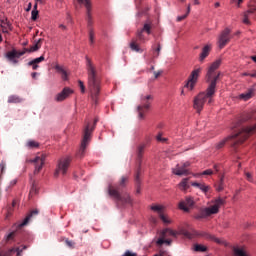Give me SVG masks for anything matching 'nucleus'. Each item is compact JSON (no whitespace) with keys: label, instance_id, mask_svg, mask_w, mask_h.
<instances>
[{"label":"nucleus","instance_id":"1","mask_svg":"<svg viewBox=\"0 0 256 256\" xmlns=\"http://www.w3.org/2000/svg\"><path fill=\"white\" fill-rule=\"evenodd\" d=\"M231 130H234L233 132H231V136H228L223 140L219 141V143H216V150L224 148L226 142H230L231 147L234 148L244 143V141H246V138H249V135L256 131V111L241 116L239 121H236V123H234V126L231 127Z\"/></svg>","mask_w":256,"mask_h":256},{"label":"nucleus","instance_id":"2","mask_svg":"<svg viewBox=\"0 0 256 256\" xmlns=\"http://www.w3.org/2000/svg\"><path fill=\"white\" fill-rule=\"evenodd\" d=\"M221 66V59H216L211 65L209 69L206 70V83H209V86L206 87L205 92L199 93L194 98V110L196 113H200L202 109H204V104H211L214 102V94L216 93V82L219 81V77H221V72H217Z\"/></svg>","mask_w":256,"mask_h":256},{"label":"nucleus","instance_id":"3","mask_svg":"<svg viewBox=\"0 0 256 256\" xmlns=\"http://www.w3.org/2000/svg\"><path fill=\"white\" fill-rule=\"evenodd\" d=\"M86 75H87V87H89V93L91 94V100L96 103L98 99V93L101 90V78H98L96 73V66H93L91 59L86 57Z\"/></svg>","mask_w":256,"mask_h":256},{"label":"nucleus","instance_id":"4","mask_svg":"<svg viewBox=\"0 0 256 256\" xmlns=\"http://www.w3.org/2000/svg\"><path fill=\"white\" fill-rule=\"evenodd\" d=\"M126 183H128V177L121 176L119 186H109V196L114 198L116 206L123 207L125 205H131V197L127 193L121 194L120 192V188L126 187Z\"/></svg>","mask_w":256,"mask_h":256},{"label":"nucleus","instance_id":"5","mask_svg":"<svg viewBox=\"0 0 256 256\" xmlns=\"http://www.w3.org/2000/svg\"><path fill=\"white\" fill-rule=\"evenodd\" d=\"M225 203H226V200L224 198L218 197L214 199L213 205L200 209L199 213H196L194 215V219L201 220V219H206L211 215L219 214V209L221 208V206H224Z\"/></svg>","mask_w":256,"mask_h":256},{"label":"nucleus","instance_id":"6","mask_svg":"<svg viewBox=\"0 0 256 256\" xmlns=\"http://www.w3.org/2000/svg\"><path fill=\"white\" fill-rule=\"evenodd\" d=\"M38 49H41V39H38L36 41V44H33L31 48H23V50L18 51L16 49H13L11 51L6 52V59L8 62H11L13 65L18 64V58H21L23 55H26V53H34L37 52Z\"/></svg>","mask_w":256,"mask_h":256},{"label":"nucleus","instance_id":"7","mask_svg":"<svg viewBox=\"0 0 256 256\" xmlns=\"http://www.w3.org/2000/svg\"><path fill=\"white\" fill-rule=\"evenodd\" d=\"M96 123H98V119H94V126L86 123V126L84 127V139L81 140V147L78 148L76 154L78 158H83V154L86 153V147L88 146V142L91 141V132H93V128L96 127Z\"/></svg>","mask_w":256,"mask_h":256},{"label":"nucleus","instance_id":"8","mask_svg":"<svg viewBox=\"0 0 256 256\" xmlns=\"http://www.w3.org/2000/svg\"><path fill=\"white\" fill-rule=\"evenodd\" d=\"M153 100L151 95H141V104L136 106L137 119L143 121L146 118V113L149 112L151 108V103L149 101Z\"/></svg>","mask_w":256,"mask_h":256},{"label":"nucleus","instance_id":"9","mask_svg":"<svg viewBox=\"0 0 256 256\" xmlns=\"http://www.w3.org/2000/svg\"><path fill=\"white\" fill-rule=\"evenodd\" d=\"M78 5H84L86 9V26L89 28V33H93V18L91 16L92 4L91 0H76Z\"/></svg>","mask_w":256,"mask_h":256},{"label":"nucleus","instance_id":"10","mask_svg":"<svg viewBox=\"0 0 256 256\" xmlns=\"http://www.w3.org/2000/svg\"><path fill=\"white\" fill-rule=\"evenodd\" d=\"M69 165H71V158L64 157L58 160L56 171L54 172V177H58V175H66Z\"/></svg>","mask_w":256,"mask_h":256},{"label":"nucleus","instance_id":"11","mask_svg":"<svg viewBox=\"0 0 256 256\" xmlns=\"http://www.w3.org/2000/svg\"><path fill=\"white\" fill-rule=\"evenodd\" d=\"M200 73H201V68H196L193 71H191V74L189 75V79L186 80V84H184V88L188 89L189 91L194 90V87L196 86V82L199 80Z\"/></svg>","mask_w":256,"mask_h":256},{"label":"nucleus","instance_id":"12","mask_svg":"<svg viewBox=\"0 0 256 256\" xmlns=\"http://www.w3.org/2000/svg\"><path fill=\"white\" fill-rule=\"evenodd\" d=\"M181 235H184V237H186V239H194V237H206V239L214 241L215 243H221L219 241V238L211 236L210 234H206L205 232L199 234V233H196L195 231L189 232L187 230H181Z\"/></svg>","mask_w":256,"mask_h":256},{"label":"nucleus","instance_id":"13","mask_svg":"<svg viewBox=\"0 0 256 256\" xmlns=\"http://www.w3.org/2000/svg\"><path fill=\"white\" fill-rule=\"evenodd\" d=\"M44 162H46V154H41L33 158V160H28V163H33V167H35V169H33V175H37L41 172Z\"/></svg>","mask_w":256,"mask_h":256},{"label":"nucleus","instance_id":"14","mask_svg":"<svg viewBox=\"0 0 256 256\" xmlns=\"http://www.w3.org/2000/svg\"><path fill=\"white\" fill-rule=\"evenodd\" d=\"M194 204V197L186 196L184 200L179 202V210L184 211V213H189V211L194 208Z\"/></svg>","mask_w":256,"mask_h":256},{"label":"nucleus","instance_id":"15","mask_svg":"<svg viewBox=\"0 0 256 256\" xmlns=\"http://www.w3.org/2000/svg\"><path fill=\"white\" fill-rule=\"evenodd\" d=\"M231 33V30L228 28L224 29V31H221V34L219 35V49H224L226 44H229V41L231 40V37L229 36Z\"/></svg>","mask_w":256,"mask_h":256},{"label":"nucleus","instance_id":"16","mask_svg":"<svg viewBox=\"0 0 256 256\" xmlns=\"http://www.w3.org/2000/svg\"><path fill=\"white\" fill-rule=\"evenodd\" d=\"M189 162H186L184 164L181 165H176V168H174V171H172V173H174V175L176 176H186L189 175Z\"/></svg>","mask_w":256,"mask_h":256},{"label":"nucleus","instance_id":"17","mask_svg":"<svg viewBox=\"0 0 256 256\" xmlns=\"http://www.w3.org/2000/svg\"><path fill=\"white\" fill-rule=\"evenodd\" d=\"M143 149H145L144 145H139V147L136 148V159L139 160V170L136 171L135 181L136 184L140 183V180H138V176L141 175V157L143 156Z\"/></svg>","mask_w":256,"mask_h":256},{"label":"nucleus","instance_id":"18","mask_svg":"<svg viewBox=\"0 0 256 256\" xmlns=\"http://www.w3.org/2000/svg\"><path fill=\"white\" fill-rule=\"evenodd\" d=\"M143 33H146L148 35L151 34V23L146 22L144 23V27L141 28V30L136 32V38L139 39V41L144 42L145 38H143Z\"/></svg>","mask_w":256,"mask_h":256},{"label":"nucleus","instance_id":"19","mask_svg":"<svg viewBox=\"0 0 256 256\" xmlns=\"http://www.w3.org/2000/svg\"><path fill=\"white\" fill-rule=\"evenodd\" d=\"M162 210H163V207L161 205L151 206V211L159 213V219H161V222H164V224H171V220H169V217H166V215H164L161 212Z\"/></svg>","mask_w":256,"mask_h":256},{"label":"nucleus","instance_id":"20","mask_svg":"<svg viewBox=\"0 0 256 256\" xmlns=\"http://www.w3.org/2000/svg\"><path fill=\"white\" fill-rule=\"evenodd\" d=\"M71 94H73L71 88H64V90H61L60 93L56 94V102H63V100H66Z\"/></svg>","mask_w":256,"mask_h":256},{"label":"nucleus","instance_id":"21","mask_svg":"<svg viewBox=\"0 0 256 256\" xmlns=\"http://www.w3.org/2000/svg\"><path fill=\"white\" fill-rule=\"evenodd\" d=\"M22 250L19 248H11L8 249V251L0 250V256H13V254H16V256H21Z\"/></svg>","mask_w":256,"mask_h":256},{"label":"nucleus","instance_id":"22","mask_svg":"<svg viewBox=\"0 0 256 256\" xmlns=\"http://www.w3.org/2000/svg\"><path fill=\"white\" fill-rule=\"evenodd\" d=\"M211 52V45H205L204 48H201V54H199V62H204L206 57H209V53Z\"/></svg>","mask_w":256,"mask_h":256},{"label":"nucleus","instance_id":"23","mask_svg":"<svg viewBox=\"0 0 256 256\" xmlns=\"http://www.w3.org/2000/svg\"><path fill=\"white\" fill-rule=\"evenodd\" d=\"M43 61H44L43 56H40V57L35 58V59L31 60V61H28L27 65H28V67H31V69L33 71H36L38 69V64L42 63Z\"/></svg>","mask_w":256,"mask_h":256},{"label":"nucleus","instance_id":"24","mask_svg":"<svg viewBox=\"0 0 256 256\" xmlns=\"http://www.w3.org/2000/svg\"><path fill=\"white\" fill-rule=\"evenodd\" d=\"M191 187H196L198 188L201 192L204 194L209 193V190H211V187L209 185H206L204 183H191Z\"/></svg>","mask_w":256,"mask_h":256},{"label":"nucleus","instance_id":"25","mask_svg":"<svg viewBox=\"0 0 256 256\" xmlns=\"http://www.w3.org/2000/svg\"><path fill=\"white\" fill-rule=\"evenodd\" d=\"M38 215V209H33L28 215H26V218L23 219V222H21L20 226H26L28 225V221H31L33 217H36Z\"/></svg>","mask_w":256,"mask_h":256},{"label":"nucleus","instance_id":"26","mask_svg":"<svg viewBox=\"0 0 256 256\" xmlns=\"http://www.w3.org/2000/svg\"><path fill=\"white\" fill-rule=\"evenodd\" d=\"M254 12H256V7L249 5V10H246V12H244L243 23L245 25H249V15L254 14Z\"/></svg>","mask_w":256,"mask_h":256},{"label":"nucleus","instance_id":"27","mask_svg":"<svg viewBox=\"0 0 256 256\" xmlns=\"http://www.w3.org/2000/svg\"><path fill=\"white\" fill-rule=\"evenodd\" d=\"M254 96V89L246 90V92L239 94V99L243 101H249Z\"/></svg>","mask_w":256,"mask_h":256},{"label":"nucleus","instance_id":"28","mask_svg":"<svg viewBox=\"0 0 256 256\" xmlns=\"http://www.w3.org/2000/svg\"><path fill=\"white\" fill-rule=\"evenodd\" d=\"M189 186H191V184H189V178L181 179V182H179V190H181V192L189 190Z\"/></svg>","mask_w":256,"mask_h":256},{"label":"nucleus","instance_id":"29","mask_svg":"<svg viewBox=\"0 0 256 256\" xmlns=\"http://www.w3.org/2000/svg\"><path fill=\"white\" fill-rule=\"evenodd\" d=\"M54 69L56 70V72L58 74L61 75V79L64 80V81H68V73L66 72V70H63V67L59 66V65H56L54 67Z\"/></svg>","mask_w":256,"mask_h":256},{"label":"nucleus","instance_id":"30","mask_svg":"<svg viewBox=\"0 0 256 256\" xmlns=\"http://www.w3.org/2000/svg\"><path fill=\"white\" fill-rule=\"evenodd\" d=\"M176 235H177L176 231H173L169 228H166L161 231V238L176 237Z\"/></svg>","mask_w":256,"mask_h":256},{"label":"nucleus","instance_id":"31","mask_svg":"<svg viewBox=\"0 0 256 256\" xmlns=\"http://www.w3.org/2000/svg\"><path fill=\"white\" fill-rule=\"evenodd\" d=\"M129 48L131 51L136 52V53H142L143 51L141 48L138 47V44L136 43V39L131 40V43L129 44Z\"/></svg>","mask_w":256,"mask_h":256},{"label":"nucleus","instance_id":"32","mask_svg":"<svg viewBox=\"0 0 256 256\" xmlns=\"http://www.w3.org/2000/svg\"><path fill=\"white\" fill-rule=\"evenodd\" d=\"M21 102H22L21 97H18L16 95L8 96V104H18Z\"/></svg>","mask_w":256,"mask_h":256},{"label":"nucleus","instance_id":"33","mask_svg":"<svg viewBox=\"0 0 256 256\" xmlns=\"http://www.w3.org/2000/svg\"><path fill=\"white\" fill-rule=\"evenodd\" d=\"M38 4H33V10L31 11V21H36L38 19Z\"/></svg>","mask_w":256,"mask_h":256},{"label":"nucleus","instance_id":"34","mask_svg":"<svg viewBox=\"0 0 256 256\" xmlns=\"http://www.w3.org/2000/svg\"><path fill=\"white\" fill-rule=\"evenodd\" d=\"M190 12H191V7H190V6H189V7H186V14L176 17V22H181V21H183L184 19H186V17L189 16V13H190Z\"/></svg>","mask_w":256,"mask_h":256},{"label":"nucleus","instance_id":"35","mask_svg":"<svg viewBox=\"0 0 256 256\" xmlns=\"http://www.w3.org/2000/svg\"><path fill=\"white\" fill-rule=\"evenodd\" d=\"M26 147H28V149H37L38 142H36L34 140H28V142H26Z\"/></svg>","mask_w":256,"mask_h":256},{"label":"nucleus","instance_id":"36","mask_svg":"<svg viewBox=\"0 0 256 256\" xmlns=\"http://www.w3.org/2000/svg\"><path fill=\"white\" fill-rule=\"evenodd\" d=\"M6 173V161L0 163V180H3V174Z\"/></svg>","mask_w":256,"mask_h":256},{"label":"nucleus","instance_id":"37","mask_svg":"<svg viewBox=\"0 0 256 256\" xmlns=\"http://www.w3.org/2000/svg\"><path fill=\"white\" fill-rule=\"evenodd\" d=\"M221 191H224V179L221 178L219 180V183L216 184V192H221Z\"/></svg>","mask_w":256,"mask_h":256},{"label":"nucleus","instance_id":"38","mask_svg":"<svg viewBox=\"0 0 256 256\" xmlns=\"http://www.w3.org/2000/svg\"><path fill=\"white\" fill-rule=\"evenodd\" d=\"M234 256H246L244 249L234 248Z\"/></svg>","mask_w":256,"mask_h":256},{"label":"nucleus","instance_id":"39","mask_svg":"<svg viewBox=\"0 0 256 256\" xmlns=\"http://www.w3.org/2000/svg\"><path fill=\"white\" fill-rule=\"evenodd\" d=\"M163 244L171 245V240H164L163 238H159V240H156V245L161 246Z\"/></svg>","mask_w":256,"mask_h":256},{"label":"nucleus","instance_id":"40","mask_svg":"<svg viewBox=\"0 0 256 256\" xmlns=\"http://www.w3.org/2000/svg\"><path fill=\"white\" fill-rule=\"evenodd\" d=\"M194 251L195 252H206V247L202 246L200 244L194 245Z\"/></svg>","mask_w":256,"mask_h":256},{"label":"nucleus","instance_id":"41","mask_svg":"<svg viewBox=\"0 0 256 256\" xmlns=\"http://www.w3.org/2000/svg\"><path fill=\"white\" fill-rule=\"evenodd\" d=\"M38 194V187L36 186V183H33L31 185V191H30V196L32 197L33 195Z\"/></svg>","mask_w":256,"mask_h":256},{"label":"nucleus","instance_id":"42","mask_svg":"<svg viewBox=\"0 0 256 256\" xmlns=\"http://www.w3.org/2000/svg\"><path fill=\"white\" fill-rule=\"evenodd\" d=\"M160 52H161V45H156V48H154V58H159Z\"/></svg>","mask_w":256,"mask_h":256},{"label":"nucleus","instance_id":"43","mask_svg":"<svg viewBox=\"0 0 256 256\" xmlns=\"http://www.w3.org/2000/svg\"><path fill=\"white\" fill-rule=\"evenodd\" d=\"M14 237H16V231L8 233V235H6V242L12 241Z\"/></svg>","mask_w":256,"mask_h":256},{"label":"nucleus","instance_id":"44","mask_svg":"<svg viewBox=\"0 0 256 256\" xmlns=\"http://www.w3.org/2000/svg\"><path fill=\"white\" fill-rule=\"evenodd\" d=\"M244 176L246 177V181H249V183H254V178L251 176V173L244 172Z\"/></svg>","mask_w":256,"mask_h":256},{"label":"nucleus","instance_id":"45","mask_svg":"<svg viewBox=\"0 0 256 256\" xmlns=\"http://www.w3.org/2000/svg\"><path fill=\"white\" fill-rule=\"evenodd\" d=\"M78 88L81 89V93H86V86H83V82L82 81H78Z\"/></svg>","mask_w":256,"mask_h":256},{"label":"nucleus","instance_id":"46","mask_svg":"<svg viewBox=\"0 0 256 256\" xmlns=\"http://www.w3.org/2000/svg\"><path fill=\"white\" fill-rule=\"evenodd\" d=\"M212 174H214V171L212 170H204L203 172H201V175H204V176H211Z\"/></svg>","mask_w":256,"mask_h":256},{"label":"nucleus","instance_id":"47","mask_svg":"<svg viewBox=\"0 0 256 256\" xmlns=\"http://www.w3.org/2000/svg\"><path fill=\"white\" fill-rule=\"evenodd\" d=\"M65 243H66V247L70 249H73V246H75V243H73V241L71 240H66Z\"/></svg>","mask_w":256,"mask_h":256},{"label":"nucleus","instance_id":"48","mask_svg":"<svg viewBox=\"0 0 256 256\" xmlns=\"http://www.w3.org/2000/svg\"><path fill=\"white\" fill-rule=\"evenodd\" d=\"M241 76L256 78V72H254V73H244V74H241Z\"/></svg>","mask_w":256,"mask_h":256},{"label":"nucleus","instance_id":"49","mask_svg":"<svg viewBox=\"0 0 256 256\" xmlns=\"http://www.w3.org/2000/svg\"><path fill=\"white\" fill-rule=\"evenodd\" d=\"M121 256H137V254L134 253V252L126 250V252H124V255H121Z\"/></svg>","mask_w":256,"mask_h":256},{"label":"nucleus","instance_id":"50","mask_svg":"<svg viewBox=\"0 0 256 256\" xmlns=\"http://www.w3.org/2000/svg\"><path fill=\"white\" fill-rule=\"evenodd\" d=\"M162 71H154V79H159V77L161 76Z\"/></svg>","mask_w":256,"mask_h":256},{"label":"nucleus","instance_id":"51","mask_svg":"<svg viewBox=\"0 0 256 256\" xmlns=\"http://www.w3.org/2000/svg\"><path fill=\"white\" fill-rule=\"evenodd\" d=\"M31 9H33V6L31 5V3H28V6L26 7V12L32 11Z\"/></svg>","mask_w":256,"mask_h":256},{"label":"nucleus","instance_id":"52","mask_svg":"<svg viewBox=\"0 0 256 256\" xmlns=\"http://www.w3.org/2000/svg\"><path fill=\"white\" fill-rule=\"evenodd\" d=\"M242 1L244 0H231V3H236V5H239Z\"/></svg>","mask_w":256,"mask_h":256},{"label":"nucleus","instance_id":"53","mask_svg":"<svg viewBox=\"0 0 256 256\" xmlns=\"http://www.w3.org/2000/svg\"><path fill=\"white\" fill-rule=\"evenodd\" d=\"M58 29L66 31V25H63V24L58 25Z\"/></svg>","mask_w":256,"mask_h":256},{"label":"nucleus","instance_id":"54","mask_svg":"<svg viewBox=\"0 0 256 256\" xmlns=\"http://www.w3.org/2000/svg\"><path fill=\"white\" fill-rule=\"evenodd\" d=\"M156 141L161 142V141H165V139H162L161 134H159V136H156Z\"/></svg>","mask_w":256,"mask_h":256},{"label":"nucleus","instance_id":"55","mask_svg":"<svg viewBox=\"0 0 256 256\" xmlns=\"http://www.w3.org/2000/svg\"><path fill=\"white\" fill-rule=\"evenodd\" d=\"M36 76H38V73H37V72L31 73V78L36 79Z\"/></svg>","mask_w":256,"mask_h":256},{"label":"nucleus","instance_id":"56","mask_svg":"<svg viewBox=\"0 0 256 256\" xmlns=\"http://www.w3.org/2000/svg\"><path fill=\"white\" fill-rule=\"evenodd\" d=\"M3 25H6V20H1L0 21V26L3 27Z\"/></svg>","mask_w":256,"mask_h":256},{"label":"nucleus","instance_id":"57","mask_svg":"<svg viewBox=\"0 0 256 256\" xmlns=\"http://www.w3.org/2000/svg\"><path fill=\"white\" fill-rule=\"evenodd\" d=\"M16 183H17V180H16V179L11 180V186L16 185Z\"/></svg>","mask_w":256,"mask_h":256},{"label":"nucleus","instance_id":"58","mask_svg":"<svg viewBox=\"0 0 256 256\" xmlns=\"http://www.w3.org/2000/svg\"><path fill=\"white\" fill-rule=\"evenodd\" d=\"M219 7H220L219 2L214 3V8H219Z\"/></svg>","mask_w":256,"mask_h":256},{"label":"nucleus","instance_id":"59","mask_svg":"<svg viewBox=\"0 0 256 256\" xmlns=\"http://www.w3.org/2000/svg\"><path fill=\"white\" fill-rule=\"evenodd\" d=\"M214 170L216 171V172H219V166H214Z\"/></svg>","mask_w":256,"mask_h":256},{"label":"nucleus","instance_id":"60","mask_svg":"<svg viewBox=\"0 0 256 256\" xmlns=\"http://www.w3.org/2000/svg\"><path fill=\"white\" fill-rule=\"evenodd\" d=\"M194 5H199V0H194Z\"/></svg>","mask_w":256,"mask_h":256},{"label":"nucleus","instance_id":"61","mask_svg":"<svg viewBox=\"0 0 256 256\" xmlns=\"http://www.w3.org/2000/svg\"><path fill=\"white\" fill-rule=\"evenodd\" d=\"M252 61H254V63H256V56H252Z\"/></svg>","mask_w":256,"mask_h":256},{"label":"nucleus","instance_id":"62","mask_svg":"<svg viewBox=\"0 0 256 256\" xmlns=\"http://www.w3.org/2000/svg\"><path fill=\"white\" fill-rule=\"evenodd\" d=\"M239 34H240V32H239V31H236L235 35L238 36Z\"/></svg>","mask_w":256,"mask_h":256},{"label":"nucleus","instance_id":"63","mask_svg":"<svg viewBox=\"0 0 256 256\" xmlns=\"http://www.w3.org/2000/svg\"><path fill=\"white\" fill-rule=\"evenodd\" d=\"M152 221H154V223H156V219H152Z\"/></svg>","mask_w":256,"mask_h":256},{"label":"nucleus","instance_id":"64","mask_svg":"<svg viewBox=\"0 0 256 256\" xmlns=\"http://www.w3.org/2000/svg\"><path fill=\"white\" fill-rule=\"evenodd\" d=\"M180 94L183 95V90H181Z\"/></svg>","mask_w":256,"mask_h":256}]
</instances>
